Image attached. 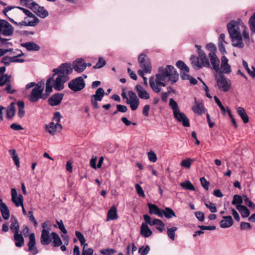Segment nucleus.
Masks as SVG:
<instances>
[{"mask_svg": "<svg viewBox=\"0 0 255 255\" xmlns=\"http://www.w3.org/2000/svg\"><path fill=\"white\" fill-rule=\"evenodd\" d=\"M105 94L104 90L102 88H99L95 94L91 97V103L93 108L96 109L99 108L98 101H101Z\"/></svg>", "mask_w": 255, "mask_h": 255, "instance_id": "4468645a", "label": "nucleus"}, {"mask_svg": "<svg viewBox=\"0 0 255 255\" xmlns=\"http://www.w3.org/2000/svg\"><path fill=\"white\" fill-rule=\"evenodd\" d=\"M118 218L117 210L115 206H112L108 212L107 221L114 220Z\"/></svg>", "mask_w": 255, "mask_h": 255, "instance_id": "cd10ccee", "label": "nucleus"}, {"mask_svg": "<svg viewBox=\"0 0 255 255\" xmlns=\"http://www.w3.org/2000/svg\"><path fill=\"white\" fill-rule=\"evenodd\" d=\"M162 217L164 216L166 218H170L172 217H176V215L173 210L169 208H166L165 210H162Z\"/></svg>", "mask_w": 255, "mask_h": 255, "instance_id": "e433bc0d", "label": "nucleus"}, {"mask_svg": "<svg viewBox=\"0 0 255 255\" xmlns=\"http://www.w3.org/2000/svg\"><path fill=\"white\" fill-rule=\"evenodd\" d=\"M56 223L57 225H58V228L60 229V230L64 234H66L67 233V231L65 228V226L63 224V221L62 220H56Z\"/></svg>", "mask_w": 255, "mask_h": 255, "instance_id": "864d4df0", "label": "nucleus"}, {"mask_svg": "<svg viewBox=\"0 0 255 255\" xmlns=\"http://www.w3.org/2000/svg\"><path fill=\"white\" fill-rule=\"evenodd\" d=\"M106 64V62L105 60L102 58L100 57L99 58L98 61L96 63V64L94 66V68L95 69H99L104 66Z\"/></svg>", "mask_w": 255, "mask_h": 255, "instance_id": "09e8293b", "label": "nucleus"}, {"mask_svg": "<svg viewBox=\"0 0 255 255\" xmlns=\"http://www.w3.org/2000/svg\"><path fill=\"white\" fill-rule=\"evenodd\" d=\"M196 217L199 220V221L202 222L204 221L205 216L203 213L197 211L195 213Z\"/></svg>", "mask_w": 255, "mask_h": 255, "instance_id": "e2e57ef3", "label": "nucleus"}, {"mask_svg": "<svg viewBox=\"0 0 255 255\" xmlns=\"http://www.w3.org/2000/svg\"><path fill=\"white\" fill-rule=\"evenodd\" d=\"M21 3L31 9L38 16L44 18L48 15V11L43 6H40L33 0H21Z\"/></svg>", "mask_w": 255, "mask_h": 255, "instance_id": "0eeeda50", "label": "nucleus"}, {"mask_svg": "<svg viewBox=\"0 0 255 255\" xmlns=\"http://www.w3.org/2000/svg\"><path fill=\"white\" fill-rule=\"evenodd\" d=\"M1 62L4 64L5 65H9L11 62V56H5L3 57L1 60Z\"/></svg>", "mask_w": 255, "mask_h": 255, "instance_id": "0e129e2a", "label": "nucleus"}, {"mask_svg": "<svg viewBox=\"0 0 255 255\" xmlns=\"http://www.w3.org/2000/svg\"><path fill=\"white\" fill-rule=\"evenodd\" d=\"M250 29L253 32L255 33V13L251 16L249 20Z\"/></svg>", "mask_w": 255, "mask_h": 255, "instance_id": "de8ad7c7", "label": "nucleus"}, {"mask_svg": "<svg viewBox=\"0 0 255 255\" xmlns=\"http://www.w3.org/2000/svg\"><path fill=\"white\" fill-rule=\"evenodd\" d=\"M14 32V27L7 21L0 18V35L10 36Z\"/></svg>", "mask_w": 255, "mask_h": 255, "instance_id": "9b49d317", "label": "nucleus"}, {"mask_svg": "<svg viewBox=\"0 0 255 255\" xmlns=\"http://www.w3.org/2000/svg\"><path fill=\"white\" fill-rule=\"evenodd\" d=\"M148 207L149 208V213L150 214H154L159 217L162 218V209L159 208L156 205L151 203L148 204Z\"/></svg>", "mask_w": 255, "mask_h": 255, "instance_id": "a878e982", "label": "nucleus"}, {"mask_svg": "<svg viewBox=\"0 0 255 255\" xmlns=\"http://www.w3.org/2000/svg\"><path fill=\"white\" fill-rule=\"evenodd\" d=\"M147 157L149 160L152 162H155L157 160L156 154L153 151H149L147 153Z\"/></svg>", "mask_w": 255, "mask_h": 255, "instance_id": "8fccbe9b", "label": "nucleus"}, {"mask_svg": "<svg viewBox=\"0 0 255 255\" xmlns=\"http://www.w3.org/2000/svg\"><path fill=\"white\" fill-rule=\"evenodd\" d=\"M13 239L15 242V245L17 247H21L24 244V238L21 234H14Z\"/></svg>", "mask_w": 255, "mask_h": 255, "instance_id": "7c9ffc66", "label": "nucleus"}, {"mask_svg": "<svg viewBox=\"0 0 255 255\" xmlns=\"http://www.w3.org/2000/svg\"><path fill=\"white\" fill-rule=\"evenodd\" d=\"M52 77L49 78L46 82L45 93L49 95L53 88L57 91H61L64 88V83L69 80V75L72 73L71 65L65 63L61 64L58 68L53 69Z\"/></svg>", "mask_w": 255, "mask_h": 255, "instance_id": "f257e3e1", "label": "nucleus"}, {"mask_svg": "<svg viewBox=\"0 0 255 255\" xmlns=\"http://www.w3.org/2000/svg\"><path fill=\"white\" fill-rule=\"evenodd\" d=\"M243 203V198L242 197L238 195H235L234 197L233 201L232 202V204L234 205L239 206V205H241Z\"/></svg>", "mask_w": 255, "mask_h": 255, "instance_id": "a18cd8bd", "label": "nucleus"}, {"mask_svg": "<svg viewBox=\"0 0 255 255\" xmlns=\"http://www.w3.org/2000/svg\"><path fill=\"white\" fill-rule=\"evenodd\" d=\"M215 79L217 82L219 89L222 91L226 92L229 91L232 87L231 82L229 79L222 74H216Z\"/></svg>", "mask_w": 255, "mask_h": 255, "instance_id": "9d476101", "label": "nucleus"}, {"mask_svg": "<svg viewBox=\"0 0 255 255\" xmlns=\"http://www.w3.org/2000/svg\"><path fill=\"white\" fill-rule=\"evenodd\" d=\"M10 76L7 74L2 75L0 76V86L2 87L5 85L9 83Z\"/></svg>", "mask_w": 255, "mask_h": 255, "instance_id": "c03bdc74", "label": "nucleus"}, {"mask_svg": "<svg viewBox=\"0 0 255 255\" xmlns=\"http://www.w3.org/2000/svg\"><path fill=\"white\" fill-rule=\"evenodd\" d=\"M11 201L17 207L23 206V197L21 194L17 195V191L15 188L11 189Z\"/></svg>", "mask_w": 255, "mask_h": 255, "instance_id": "a211bd4d", "label": "nucleus"}, {"mask_svg": "<svg viewBox=\"0 0 255 255\" xmlns=\"http://www.w3.org/2000/svg\"><path fill=\"white\" fill-rule=\"evenodd\" d=\"M159 222L157 223L156 225V229L159 232H162L165 230V224L161 220L159 219Z\"/></svg>", "mask_w": 255, "mask_h": 255, "instance_id": "052dcab7", "label": "nucleus"}, {"mask_svg": "<svg viewBox=\"0 0 255 255\" xmlns=\"http://www.w3.org/2000/svg\"><path fill=\"white\" fill-rule=\"evenodd\" d=\"M210 61L211 69H214L216 72L220 69V61L214 52H211L208 54Z\"/></svg>", "mask_w": 255, "mask_h": 255, "instance_id": "dca6fc26", "label": "nucleus"}, {"mask_svg": "<svg viewBox=\"0 0 255 255\" xmlns=\"http://www.w3.org/2000/svg\"><path fill=\"white\" fill-rule=\"evenodd\" d=\"M10 229L12 232L14 233V234H16L19 233V225L16 219H14V222H13L10 227Z\"/></svg>", "mask_w": 255, "mask_h": 255, "instance_id": "ea45409f", "label": "nucleus"}, {"mask_svg": "<svg viewBox=\"0 0 255 255\" xmlns=\"http://www.w3.org/2000/svg\"><path fill=\"white\" fill-rule=\"evenodd\" d=\"M176 65L182 72H185L186 73L189 72V67L181 60L178 61L176 62Z\"/></svg>", "mask_w": 255, "mask_h": 255, "instance_id": "58836bf2", "label": "nucleus"}, {"mask_svg": "<svg viewBox=\"0 0 255 255\" xmlns=\"http://www.w3.org/2000/svg\"><path fill=\"white\" fill-rule=\"evenodd\" d=\"M94 251L91 248H88L86 250H83L82 255H93Z\"/></svg>", "mask_w": 255, "mask_h": 255, "instance_id": "774afa93", "label": "nucleus"}, {"mask_svg": "<svg viewBox=\"0 0 255 255\" xmlns=\"http://www.w3.org/2000/svg\"><path fill=\"white\" fill-rule=\"evenodd\" d=\"M181 186L186 190H189L191 191H195V188L191 183V182L189 181H186L184 182H182L180 184Z\"/></svg>", "mask_w": 255, "mask_h": 255, "instance_id": "37998d69", "label": "nucleus"}, {"mask_svg": "<svg viewBox=\"0 0 255 255\" xmlns=\"http://www.w3.org/2000/svg\"><path fill=\"white\" fill-rule=\"evenodd\" d=\"M143 219L145 221V223L147 224L148 226H153L154 225H156L157 223H159V219H154L153 220L151 219V217L148 215H144L143 216Z\"/></svg>", "mask_w": 255, "mask_h": 255, "instance_id": "f704fd0d", "label": "nucleus"}, {"mask_svg": "<svg viewBox=\"0 0 255 255\" xmlns=\"http://www.w3.org/2000/svg\"><path fill=\"white\" fill-rule=\"evenodd\" d=\"M21 45L25 48L28 51H37L40 49V46L32 41L22 43Z\"/></svg>", "mask_w": 255, "mask_h": 255, "instance_id": "bb28decb", "label": "nucleus"}, {"mask_svg": "<svg viewBox=\"0 0 255 255\" xmlns=\"http://www.w3.org/2000/svg\"><path fill=\"white\" fill-rule=\"evenodd\" d=\"M97 157H93L90 161V165L92 168L96 169L97 166L96 165Z\"/></svg>", "mask_w": 255, "mask_h": 255, "instance_id": "338daca9", "label": "nucleus"}, {"mask_svg": "<svg viewBox=\"0 0 255 255\" xmlns=\"http://www.w3.org/2000/svg\"><path fill=\"white\" fill-rule=\"evenodd\" d=\"M169 105L173 111L174 118L184 127H190L189 119L184 113L180 111L177 103L172 98L170 99Z\"/></svg>", "mask_w": 255, "mask_h": 255, "instance_id": "423d86ee", "label": "nucleus"}, {"mask_svg": "<svg viewBox=\"0 0 255 255\" xmlns=\"http://www.w3.org/2000/svg\"><path fill=\"white\" fill-rule=\"evenodd\" d=\"M63 97V94L58 93L54 94L49 99L48 103L51 106H57L61 103Z\"/></svg>", "mask_w": 255, "mask_h": 255, "instance_id": "5701e85b", "label": "nucleus"}, {"mask_svg": "<svg viewBox=\"0 0 255 255\" xmlns=\"http://www.w3.org/2000/svg\"><path fill=\"white\" fill-rule=\"evenodd\" d=\"M29 242L28 243V252L31 253L33 255H35L38 253V251L35 246V237L34 233H31L29 236Z\"/></svg>", "mask_w": 255, "mask_h": 255, "instance_id": "6ab92c4d", "label": "nucleus"}, {"mask_svg": "<svg viewBox=\"0 0 255 255\" xmlns=\"http://www.w3.org/2000/svg\"><path fill=\"white\" fill-rule=\"evenodd\" d=\"M16 8L17 9L14 11V13L16 15L17 20H21L23 18V14H24L26 16L24 17L23 20L19 22L9 18V20L14 24L18 26H35L39 23V19L29 10L19 6L16 7Z\"/></svg>", "mask_w": 255, "mask_h": 255, "instance_id": "20e7f679", "label": "nucleus"}, {"mask_svg": "<svg viewBox=\"0 0 255 255\" xmlns=\"http://www.w3.org/2000/svg\"><path fill=\"white\" fill-rule=\"evenodd\" d=\"M240 228L242 230H251L252 226L249 223L242 222L241 223Z\"/></svg>", "mask_w": 255, "mask_h": 255, "instance_id": "4d7b16f0", "label": "nucleus"}, {"mask_svg": "<svg viewBox=\"0 0 255 255\" xmlns=\"http://www.w3.org/2000/svg\"><path fill=\"white\" fill-rule=\"evenodd\" d=\"M177 230V228L176 227H173L171 228L168 229L167 230V235L168 237L171 239L172 241H174L175 239V232Z\"/></svg>", "mask_w": 255, "mask_h": 255, "instance_id": "49530a36", "label": "nucleus"}, {"mask_svg": "<svg viewBox=\"0 0 255 255\" xmlns=\"http://www.w3.org/2000/svg\"><path fill=\"white\" fill-rule=\"evenodd\" d=\"M138 61L140 67L142 69V70H144L145 72H151V65L150 62L146 56L143 54H140L138 56Z\"/></svg>", "mask_w": 255, "mask_h": 255, "instance_id": "2eb2a0df", "label": "nucleus"}, {"mask_svg": "<svg viewBox=\"0 0 255 255\" xmlns=\"http://www.w3.org/2000/svg\"><path fill=\"white\" fill-rule=\"evenodd\" d=\"M14 104L11 103L6 110V117L7 119L12 118L15 114Z\"/></svg>", "mask_w": 255, "mask_h": 255, "instance_id": "79ce46f5", "label": "nucleus"}, {"mask_svg": "<svg viewBox=\"0 0 255 255\" xmlns=\"http://www.w3.org/2000/svg\"><path fill=\"white\" fill-rule=\"evenodd\" d=\"M205 206L212 213H216L217 211L215 204L210 202H206Z\"/></svg>", "mask_w": 255, "mask_h": 255, "instance_id": "3c124183", "label": "nucleus"}, {"mask_svg": "<svg viewBox=\"0 0 255 255\" xmlns=\"http://www.w3.org/2000/svg\"><path fill=\"white\" fill-rule=\"evenodd\" d=\"M201 184L202 187L206 190H208L209 189V186L210 183L206 180L205 177H203L200 179Z\"/></svg>", "mask_w": 255, "mask_h": 255, "instance_id": "5fc2aeb1", "label": "nucleus"}, {"mask_svg": "<svg viewBox=\"0 0 255 255\" xmlns=\"http://www.w3.org/2000/svg\"><path fill=\"white\" fill-rule=\"evenodd\" d=\"M85 87V83L82 77H77L71 80L68 84V87L74 92L82 90Z\"/></svg>", "mask_w": 255, "mask_h": 255, "instance_id": "ddd939ff", "label": "nucleus"}, {"mask_svg": "<svg viewBox=\"0 0 255 255\" xmlns=\"http://www.w3.org/2000/svg\"><path fill=\"white\" fill-rule=\"evenodd\" d=\"M221 68L223 73L229 74L232 71L231 67L228 64V59L225 56L221 57Z\"/></svg>", "mask_w": 255, "mask_h": 255, "instance_id": "412c9836", "label": "nucleus"}, {"mask_svg": "<svg viewBox=\"0 0 255 255\" xmlns=\"http://www.w3.org/2000/svg\"><path fill=\"white\" fill-rule=\"evenodd\" d=\"M195 161V159L187 158L182 160L180 163V165L185 168L189 169L192 162Z\"/></svg>", "mask_w": 255, "mask_h": 255, "instance_id": "a19ab883", "label": "nucleus"}, {"mask_svg": "<svg viewBox=\"0 0 255 255\" xmlns=\"http://www.w3.org/2000/svg\"><path fill=\"white\" fill-rule=\"evenodd\" d=\"M143 247L140 248L138 250L139 253L141 255H146L148 253L150 248L148 246H146L144 249H143Z\"/></svg>", "mask_w": 255, "mask_h": 255, "instance_id": "13d9d810", "label": "nucleus"}, {"mask_svg": "<svg viewBox=\"0 0 255 255\" xmlns=\"http://www.w3.org/2000/svg\"><path fill=\"white\" fill-rule=\"evenodd\" d=\"M233 224V220L231 216H223V220L220 223L222 228H228L231 227Z\"/></svg>", "mask_w": 255, "mask_h": 255, "instance_id": "b1692460", "label": "nucleus"}, {"mask_svg": "<svg viewBox=\"0 0 255 255\" xmlns=\"http://www.w3.org/2000/svg\"><path fill=\"white\" fill-rule=\"evenodd\" d=\"M137 93L138 98L140 99L148 100L150 95L148 92L140 85H137L135 88Z\"/></svg>", "mask_w": 255, "mask_h": 255, "instance_id": "aec40b11", "label": "nucleus"}, {"mask_svg": "<svg viewBox=\"0 0 255 255\" xmlns=\"http://www.w3.org/2000/svg\"><path fill=\"white\" fill-rule=\"evenodd\" d=\"M0 211L3 219L7 220L10 216V212L6 204H2L0 207Z\"/></svg>", "mask_w": 255, "mask_h": 255, "instance_id": "72a5a7b5", "label": "nucleus"}, {"mask_svg": "<svg viewBox=\"0 0 255 255\" xmlns=\"http://www.w3.org/2000/svg\"><path fill=\"white\" fill-rule=\"evenodd\" d=\"M128 98L126 100V103L129 105L130 108L132 111H135L137 109L139 105V100L137 96L132 91L128 92Z\"/></svg>", "mask_w": 255, "mask_h": 255, "instance_id": "f8f14e48", "label": "nucleus"}, {"mask_svg": "<svg viewBox=\"0 0 255 255\" xmlns=\"http://www.w3.org/2000/svg\"><path fill=\"white\" fill-rule=\"evenodd\" d=\"M190 61L195 70H199L203 67H211L210 62L205 53H201L200 54L198 55V57L195 56H192L190 58Z\"/></svg>", "mask_w": 255, "mask_h": 255, "instance_id": "6e6552de", "label": "nucleus"}, {"mask_svg": "<svg viewBox=\"0 0 255 255\" xmlns=\"http://www.w3.org/2000/svg\"><path fill=\"white\" fill-rule=\"evenodd\" d=\"M192 109L195 113L198 115H202L205 112L203 103H198L196 101Z\"/></svg>", "mask_w": 255, "mask_h": 255, "instance_id": "c85d7f7f", "label": "nucleus"}, {"mask_svg": "<svg viewBox=\"0 0 255 255\" xmlns=\"http://www.w3.org/2000/svg\"><path fill=\"white\" fill-rule=\"evenodd\" d=\"M179 75L176 72L173 66L167 65L166 67H161L155 76L149 78V83L151 89L158 93L161 91V88L167 85V82L170 81L172 83L178 80Z\"/></svg>", "mask_w": 255, "mask_h": 255, "instance_id": "f03ea898", "label": "nucleus"}, {"mask_svg": "<svg viewBox=\"0 0 255 255\" xmlns=\"http://www.w3.org/2000/svg\"><path fill=\"white\" fill-rule=\"evenodd\" d=\"M51 242L50 233L47 231H42L40 237V243L42 245H48Z\"/></svg>", "mask_w": 255, "mask_h": 255, "instance_id": "393cba45", "label": "nucleus"}, {"mask_svg": "<svg viewBox=\"0 0 255 255\" xmlns=\"http://www.w3.org/2000/svg\"><path fill=\"white\" fill-rule=\"evenodd\" d=\"M140 234L143 237L147 238L152 235V232L147 224L142 223L140 228Z\"/></svg>", "mask_w": 255, "mask_h": 255, "instance_id": "4be33fe9", "label": "nucleus"}, {"mask_svg": "<svg viewBox=\"0 0 255 255\" xmlns=\"http://www.w3.org/2000/svg\"><path fill=\"white\" fill-rule=\"evenodd\" d=\"M44 85L45 83L43 80L40 81L37 84L35 82H30L26 85L25 88L26 89L33 87L28 96V99L30 102L35 103L41 98L45 99L46 98L47 96H44L43 95Z\"/></svg>", "mask_w": 255, "mask_h": 255, "instance_id": "39448f33", "label": "nucleus"}, {"mask_svg": "<svg viewBox=\"0 0 255 255\" xmlns=\"http://www.w3.org/2000/svg\"><path fill=\"white\" fill-rule=\"evenodd\" d=\"M237 112L239 115L241 117V119H242L244 123L246 124L249 122V117L243 108H238Z\"/></svg>", "mask_w": 255, "mask_h": 255, "instance_id": "473e14b6", "label": "nucleus"}, {"mask_svg": "<svg viewBox=\"0 0 255 255\" xmlns=\"http://www.w3.org/2000/svg\"><path fill=\"white\" fill-rule=\"evenodd\" d=\"M71 68L75 71L81 73L86 69V62L83 58H77L73 62Z\"/></svg>", "mask_w": 255, "mask_h": 255, "instance_id": "f3484780", "label": "nucleus"}, {"mask_svg": "<svg viewBox=\"0 0 255 255\" xmlns=\"http://www.w3.org/2000/svg\"><path fill=\"white\" fill-rule=\"evenodd\" d=\"M135 188L137 193L141 197L144 198L145 194L143 190H142L141 187L138 184H136L135 185Z\"/></svg>", "mask_w": 255, "mask_h": 255, "instance_id": "603ef678", "label": "nucleus"}, {"mask_svg": "<svg viewBox=\"0 0 255 255\" xmlns=\"http://www.w3.org/2000/svg\"><path fill=\"white\" fill-rule=\"evenodd\" d=\"M51 236L53 240L52 246L54 247H58L62 245V241L56 232H52Z\"/></svg>", "mask_w": 255, "mask_h": 255, "instance_id": "c756f323", "label": "nucleus"}, {"mask_svg": "<svg viewBox=\"0 0 255 255\" xmlns=\"http://www.w3.org/2000/svg\"><path fill=\"white\" fill-rule=\"evenodd\" d=\"M9 153L10 154L11 158L14 161L15 164L17 167H19L20 162L17 154L16 153L15 149H12L9 150Z\"/></svg>", "mask_w": 255, "mask_h": 255, "instance_id": "4c0bfd02", "label": "nucleus"}, {"mask_svg": "<svg viewBox=\"0 0 255 255\" xmlns=\"http://www.w3.org/2000/svg\"><path fill=\"white\" fill-rule=\"evenodd\" d=\"M227 28L234 47L240 48L244 47L242 35L245 41L249 44V33L247 31V27L243 23L232 20L228 24Z\"/></svg>", "mask_w": 255, "mask_h": 255, "instance_id": "7ed1b4c3", "label": "nucleus"}, {"mask_svg": "<svg viewBox=\"0 0 255 255\" xmlns=\"http://www.w3.org/2000/svg\"><path fill=\"white\" fill-rule=\"evenodd\" d=\"M100 253L104 255H111L116 253V251L113 249H106L101 250Z\"/></svg>", "mask_w": 255, "mask_h": 255, "instance_id": "6e6d98bb", "label": "nucleus"}, {"mask_svg": "<svg viewBox=\"0 0 255 255\" xmlns=\"http://www.w3.org/2000/svg\"><path fill=\"white\" fill-rule=\"evenodd\" d=\"M236 208L240 212L243 218H247L249 216L250 212L245 206L239 205L236 206Z\"/></svg>", "mask_w": 255, "mask_h": 255, "instance_id": "2f4dec72", "label": "nucleus"}, {"mask_svg": "<svg viewBox=\"0 0 255 255\" xmlns=\"http://www.w3.org/2000/svg\"><path fill=\"white\" fill-rule=\"evenodd\" d=\"M62 116L60 113L56 112L54 114L52 121L49 124L46 125V130L51 135H54L58 130L62 128V125L59 123Z\"/></svg>", "mask_w": 255, "mask_h": 255, "instance_id": "1a4fd4ad", "label": "nucleus"}, {"mask_svg": "<svg viewBox=\"0 0 255 255\" xmlns=\"http://www.w3.org/2000/svg\"><path fill=\"white\" fill-rule=\"evenodd\" d=\"M10 52H11L10 54L11 56H22L24 55V53L21 50L18 49H16L15 50L13 49V50Z\"/></svg>", "mask_w": 255, "mask_h": 255, "instance_id": "bf43d9fd", "label": "nucleus"}, {"mask_svg": "<svg viewBox=\"0 0 255 255\" xmlns=\"http://www.w3.org/2000/svg\"><path fill=\"white\" fill-rule=\"evenodd\" d=\"M20 56H11V62L12 63H23L25 61L24 59L19 58Z\"/></svg>", "mask_w": 255, "mask_h": 255, "instance_id": "680f3d73", "label": "nucleus"}, {"mask_svg": "<svg viewBox=\"0 0 255 255\" xmlns=\"http://www.w3.org/2000/svg\"><path fill=\"white\" fill-rule=\"evenodd\" d=\"M17 105L18 108V116L20 118H23L25 115V111L24 110V103L22 101H18L17 102Z\"/></svg>", "mask_w": 255, "mask_h": 255, "instance_id": "c9c22d12", "label": "nucleus"}, {"mask_svg": "<svg viewBox=\"0 0 255 255\" xmlns=\"http://www.w3.org/2000/svg\"><path fill=\"white\" fill-rule=\"evenodd\" d=\"M117 111L122 113H125L128 111V108L126 106L122 105H117Z\"/></svg>", "mask_w": 255, "mask_h": 255, "instance_id": "69168bd1", "label": "nucleus"}]
</instances>
